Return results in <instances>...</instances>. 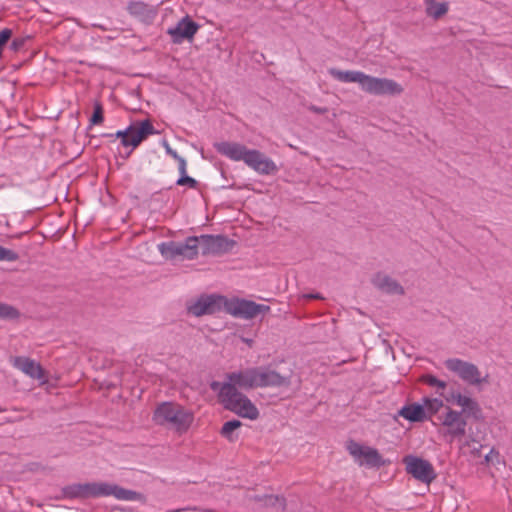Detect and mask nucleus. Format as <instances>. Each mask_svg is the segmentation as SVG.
<instances>
[{
	"instance_id": "1",
	"label": "nucleus",
	"mask_w": 512,
	"mask_h": 512,
	"mask_svg": "<svg viewBox=\"0 0 512 512\" xmlns=\"http://www.w3.org/2000/svg\"><path fill=\"white\" fill-rule=\"evenodd\" d=\"M213 146L222 156L232 161H243L259 174L269 175L277 171L274 161L259 150L248 149L241 143L231 141L216 142Z\"/></svg>"
},
{
	"instance_id": "2",
	"label": "nucleus",
	"mask_w": 512,
	"mask_h": 512,
	"mask_svg": "<svg viewBox=\"0 0 512 512\" xmlns=\"http://www.w3.org/2000/svg\"><path fill=\"white\" fill-rule=\"evenodd\" d=\"M62 493L68 499H87L114 496L118 500L136 501L141 494L116 484L107 482H88L67 485L62 488Z\"/></svg>"
},
{
	"instance_id": "3",
	"label": "nucleus",
	"mask_w": 512,
	"mask_h": 512,
	"mask_svg": "<svg viewBox=\"0 0 512 512\" xmlns=\"http://www.w3.org/2000/svg\"><path fill=\"white\" fill-rule=\"evenodd\" d=\"M210 388L214 392H218L220 403L226 410H229L242 418L255 420L259 416L258 408L252 401L237 388L229 380L221 383L212 381Z\"/></svg>"
},
{
	"instance_id": "4",
	"label": "nucleus",
	"mask_w": 512,
	"mask_h": 512,
	"mask_svg": "<svg viewBox=\"0 0 512 512\" xmlns=\"http://www.w3.org/2000/svg\"><path fill=\"white\" fill-rule=\"evenodd\" d=\"M193 420V413L183 406L172 402H162V427L164 429L173 431L180 436L189 430Z\"/></svg>"
},
{
	"instance_id": "5",
	"label": "nucleus",
	"mask_w": 512,
	"mask_h": 512,
	"mask_svg": "<svg viewBox=\"0 0 512 512\" xmlns=\"http://www.w3.org/2000/svg\"><path fill=\"white\" fill-rule=\"evenodd\" d=\"M154 126L150 120L135 121L131 123L124 130H118L115 134L104 133L103 137H115L121 140L124 147L136 148L142 141L148 138L149 135L157 134Z\"/></svg>"
},
{
	"instance_id": "6",
	"label": "nucleus",
	"mask_w": 512,
	"mask_h": 512,
	"mask_svg": "<svg viewBox=\"0 0 512 512\" xmlns=\"http://www.w3.org/2000/svg\"><path fill=\"white\" fill-rule=\"evenodd\" d=\"M224 311L235 318L251 320L259 314L264 315L269 312L270 307L252 300L238 297L228 299L225 297Z\"/></svg>"
},
{
	"instance_id": "7",
	"label": "nucleus",
	"mask_w": 512,
	"mask_h": 512,
	"mask_svg": "<svg viewBox=\"0 0 512 512\" xmlns=\"http://www.w3.org/2000/svg\"><path fill=\"white\" fill-rule=\"evenodd\" d=\"M199 251V236H190L184 242L162 243V256L165 258L181 257L182 259L192 260L198 255Z\"/></svg>"
},
{
	"instance_id": "8",
	"label": "nucleus",
	"mask_w": 512,
	"mask_h": 512,
	"mask_svg": "<svg viewBox=\"0 0 512 512\" xmlns=\"http://www.w3.org/2000/svg\"><path fill=\"white\" fill-rule=\"evenodd\" d=\"M449 371L456 373L464 382L470 385H479L487 382L488 375L481 377L478 367L470 362L458 358H449L445 361Z\"/></svg>"
},
{
	"instance_id": "9",
	"label": "nucleus",
	"mask_w": 512,
	"mask_h": 512,
	"mask_svg": "<svg viewBox=\"0 0 512 512\" xmlns=\"http://www.w3.org/2000/svg\"><path fill=\"white\" fill-rule=\"evenodd\" d=\"M225 296L218 294H203L187 307L191 315L200 317L212 315L224 310Z\"/></svg>"
},
{
	"instance_id": "10",
	"label": "nucleus",
	"mask_w": 512,
	"mask_h": 512,
	"mask_svg": "<svg viewBox=\"0 0 512 512\" xmlns=\"http://www.w3.org/2000/svg\"><path fill=\"white\" fill-rule=\"evenodd\" d=\"M406 465L407 473L411 474L416 480L425 484H430L436 479V472L433 465L423 458L407 455L403 459Z\"/></svg>"
},
{
	"instance_id": "11",
	"label": "nucleus",
	"mask_w": 512,
	"mask_h": 512,
	"mask_svg": "<svg viewBox=\"0 0 512 512\" xmlns=\"http://www.w3.org/2000/svg\"><path fill=\"white\" fill-rule=\"evenodd\" d=\"M439 420L441 425L446 427V431L443 435L448 437L450 442L465 435L467 420L463 416V412H458L450 407H446V413L439 416Z\"/></svg>"
},
{
	"instance_id": "12",
	"label": "nucleus",
	"mask_w": 512,
	"mask_h": 512,
	"mask_svg": "<svg viewBox=\"0 0 512 512\" xmlns=\"http://www.w3.org/2000/svg\"><path fill=\"white\" fill-rule=\"evenodd\" d=\"M202 255H222L232 251L236 242L225 235L203 234L199 236Z\"/></svg>"
},
{
	"instance_id": "13",
	"label": "nucleus",
	"mask_w": 512,
	"mask_h": 512,
	"mask_svg": "<svg viewBox=\"0 0 512 512\" xmlns=\"http://www.w3.org/2000/svg\"><path fill=\"white\" fill-rule=\"evenodd\" d=\"M362 90L366 93L377 96H395L400 95L403 92L402 86L395 80L378 78L370 75L366 76Z\"/></svg>"
},
{
	"instance_id": "14",
	"label": "nucleus",
	"mask_w": 512,
	"mask_h": 512,
	"mask_svg": "<svg viewBox=\"0 0 512 512\" xmlns=\"http://www.w3.org/2000/svg\"><path fill=\"white\" fill-rule=\"evenodd\" d=\"M257 387H288L291 375H281L269 367H255Z\"/></svg>"
},
{
	"instance_id": "15",
	"label": "nucleus",
	"mask_w": 512,
	"mask_h": 512,
	"mask_svg": "<svg viewBox=\"0 0 512 512\" xmlns=\"http://www.w3.org/2000/svg\"><path fill=\"white\" fill-rule=\"evenodd\" d=\"M199 28V24L185 16L174 27L168 28L167 33L173 43L181 44L184 40H192Z\"/></svg>"
},
{
	"instance_id": "16",
	"label": "nucleus",
	"mask_w": 512,
	"mask_h": 512,
	"mask_svg": "<svg viewBox=\"0 0 512 512\" xmlns=\"http://www.w3.org/2000/svg\"><path fill=\"white\" fill-rule=\"evenodd\" d=\"M371 282L375 288L386 294L404 295L405 293L403 286L397 280L383 272L376 273Z\"/></svg>"
},
{
	"instance_id": "17",
	"label": "nucleus",
	"mask_w": 512,
	"mask_h": 512,
	"mask_svg": "<svg viewBox=\"0 0 512 512\" xmlns=\"http://www.w3.org/2000/svg\"><path fill=\"white\" fill-rule=\"evenodd\" d=\"M226 379L233 383L235 388L239 387L244 390H250L257 387L255 368H247L237 372L227 373Z\"/></svg>"
},
{
	"instance_id": "18",
	"label": "nucleus",
	"mask_w": 512,
	"mask_h": 512,
	"mask_svg": "<svg viewBox=\"0 0 512 512\" xmlns=\"http://www.w3.org/2000/svg\"><path fill=\"white\" fill-rule=\"evenodd\" d=\"M127 10L139 21L150 24L157 16V9L140 1H132L128 4Z\"/></svg>"
},
{
	"instance_id": "19",
	"label": "nucleus",
	"mask_w": 512,
	"mask_h": 512,
	"mask_svg": "<svg viewBox=\"0 0 512 512\" xmlns=\"http://www.w3.org/2000/svg\"><path fill=\"white\" fill-rule=\"evenodd\" d=\"M13 366L33 379L41 380L44 378V370L41 365L28 357H15Z\"/></svg>"
},
{
	"instance_id": "20",
	"label": "nucleus",
	"mask_w": 512,
	"mask_h": 512,
	"mask_svg": "<svg viewBox=\"0 0 512 512\" xmlns=\"http://www.w3.org/2000/svg\"><path fill=\"white\" fill-rule=\"evenodd\" d=\"M329 74L337 81L343 83H358L363 88L367 74L362 71H342L336 68H330Z\"/></svg>"
},
{
	"instance_id": "21",
	"label": "nucleus",
	"mask_w": 512,
	"mask_h": 512,
	"mask_svg": "<svg viewBox=\"0 0 512 512\" xmlns=\"http://www.w3.org/2000/svg\"><path fill=\"white\" fill-rule=\"evenodd\" d=\"M399 414L410 422H422L425 419V406L421 403H412L405 405L399 411Z\"/></svg>"
},
{
	"instance_id": "22",
	"label": "nucleus",
	"mask_w": 512,
	"mask_h": 512,
	"mask_svg": "<svg viewBox=\"0 0 512 512\" xmlns=\"http://www.w3.org/2000/svg\"><path fill=\"white\" fill-rule=\"evenodd\" d=\"M385 463L386 461L383 459L378 450L372 447H367L363 456V461L360 462L361 465L376 468L384 466Z\"/></svg>"
},
{
	"instance_id": "23",
	"label": "nucleus",
	"mask_w": 512,
	"mask_h": 512,
	"mask_svg": "<svg viewBox=\"0 0 512 512\" xmlns=\"http://www.w3.org/2000/svg\"><path fill=\"white\" fill-rule=\"evenodd\" d=\"M426 14L433 19H439L449 10L448 2L437 3L434 0H425Z\"/></svg>"
},
{
	"instance_id": "24",
	"label": "nucleus",
	"mask_w": 512,
	"mask_h": 512,
	"mask_svg": "<svg viewBox=\"0 0 512 512\" xmlns=\"http://www.w3.org/2000/svg\"><path fill=\"white\" fill-rule=\"evenodd\" d=\"M187 163L186 160H181L178 167L179 178L176 180V184L179 186H187L191 189H196L198 186L197 180L187 175Z\"/></svg>"
},
{
	"instance_id": "25",
	"label": "nucleus",
	"mask_w": 512,
	"mask_h": 512,
	"mask_svg": "<svg viewBox=\"0 0 512 512\" xmlns=\"http://www.w3.org/2000/svg\"><path fill=\"white\" fill-rule=\"evenodd\" d=\"M423 406H425V419L429 420L433 415L438 413V411L444 406L443 401L438 398H428L424 397L422 399Z\"/></svg>"
},
{
	"instance_id": "26",
	"label": "nucleus",
	"mask_w": 512,
	"mask_h": 512,
	"mask_svg": "<svg viewBox=\"0 0 512 512\" xmlns=\"http://www.w3.org/2000/svg\"><path fill=\"white\" fill-rule=\"evenodd\" d=\"M242 425L241 421L233 419L225 422L220 430V435L230 442L235 441L238 436L234 435V431L240 428Z\"/></svg>"
},
{
	"instance_id": "27",
	"label": "nucleus",
	"mask_w": 512,
	"mask_h": 512,
	"mask_svg": "<svg viewBox=\"0 0 512 512\" xmlns=\"http://www.w3.org/2000/svg\"><path fill=\"white\" fill-rule=\"evenodd\" d=\"M460 412H463V416L467 420V418L472 417L474 420H481L483 418V412L475 399H472L468 406L465 409H462Z\"/></svg>"
},
{
	"instance_id": "28",
	"label": "nucleus",
	"mask_w": 512,
	"mask_h": 512,
	"mask_svg": "<svg viewBox=\"0 0 512 512\" xmlns=\"http://www.w3.org/2000/svg\"><path fill=\"white\" fill-rule=\"evenodd\" d=\"M20 312L14 306L0 302V319L14 320L19 318Z\"/></svg>"
},
{
	"instance_id": "29",
	"label": "nucleus",
	"mask_w": 512,
	"mask_h": 512,
	"mask_svg": "<svg viewBox=\"0 0 512 512\" xmlns=\"http://www.w3.org/2000/svg\"><path fill=\"white\" fill-rule=\"evenodd\" d=\"M367 447L368 446H363L353 440H350L347 443V450L355 459L363 458Z\"/></svg>"
},
{
	"instance_id": "30",
	"label": "nucleus",
	"mask_w": 512,
	"mask_h": 512,
	"mask_svg": "<svg viewBox=\"0 0 512 512\" xmlns=\"http://www.w3.org/2000/svg\"><path fill=\"white\" fill-rule=\"evenodd\" d=\"M367 447L368 446H363L353 440H350L347 443V450L355 459L363 458Z\"/></svg>"
},
{
	"instance_id": "31",
	"label": "nucleus",
	"mask_w": 512,
	"mask_h": 512,
	"mask_svg": "<svg viewBox=\"0 0 512 512\" xmlns=\"http://www.w3.org/2000/svg\"><path fill=\"white\" fill-rule=\"evenodd\" d=\"M104 111L102 104L98 101L94 103L93 114L90 118V125H98L104 120Z\"/></svg>"
},
{
	"instance_id": "32",
	"label": "nucleus",
	"mask_w": 512,
	"mask_h": 512,
	"mask_svg": "<svg viewBox=\"0 0 512 512\" xmlns=\"http://www.w3.org/2000/svg\"><path fill=\"white\" fill-rule=\"evenodd\" d=\"M19 259L18 253L0 245V261L14 262Z\"/></svg>"
},
{
	"instance_id": "33",
	"label": "nucleus",
	"mask_w": 512,
	"mask_h": 512,
	"mask_svg": "<svg viewBox=\"0 0 512 512\" xmlns=\"http://www.w3.org/2000/svg\"><path fill=\"white\" fill-rule=\"evenodd\" d=\"M423 380L427 385H429L431 387H438L440 389H445L447 386L445 381L438 379L434 375H426V376H424Z\"/></svg>"
},
{
	"instance_id": "34",
	"label": "nucleus",
	"mask_w": 512,
	"mask_h": 512,
	"mask_svg": "<svg viewBox=\"0 0 512 512\" xmlns=\"http://www.w3.org/2000/svg\"><path fill=\"white\" fill-rule=\"evenodd\" d=\"M26 41H27V39L24 38V37L14 38L12 40V42L10 43L9 48L13 52H18V51H20L21 49L24 48Z\"/></svg>"
},
{
	"instance_id": "35",
	"label": "nucleus",
	"mask_w": 512,
	"mask_h": 512,
	"mask_svg": "<svg viewBox=\"0 0 512 512\" xmlns=\"http://www.w3.org/2000/svg\"><path fill=\"white\" fill-rule=\"evenodd\" d=\"M162 146L165 147V150L168 154H170L175 160H177L178 166L180 165L181 160H185L175 150H173L166 141H162Z\"/></svg>"
},
{
	"instance_id": "36",
	"label": "nucleus",
	"mask_w": 512,
	"mask_h": 512,
	"mask_svg": "<svg viewBox=\"0 0 512 512\" xmlns=\"http://www.w3.org/2000/svg\"><path fill=\"white\" fill-rule=\"evenodd\" d=\"M473 398L471 397H468V396H464L462 394H457L456 395V404L460 407H462V409H465L466 406H468V404L471 402Z\"/></svg>"
},
{
	"instance_id": "37",
	"label": "nucleus",
	"mask_w": 512,
	"mask_h": 512,
	"mask_svg": "<svg viewBox=\"0 0 512 512\" xmlns=\"http://www.w3.org/2000/svg\"><path fill=\"white\" fill-rule=\"evenodd\" d=\"M471 443H473L472 452L476 455H480V449L482 448V445L479 444L474 438H472L470 441H467L466 444L470 446Z\"/></svg>"
},
{
	"instance_id": "38",
	"label": "nucleus",
	"mask_w": 512,
	"mask_h": 512,
	"mask_svg": "<svg viewBox=\"0 0 512 512\" xmlns=\"http://www.w3.org/2000/svg\"><path fill=\"white\" fill-rule=\"evenodd\" d=\"M309 110L316 113V114H320V115H323L325 114L328 109L326 107H318V106H315V105H311L309 107Z\"/></svg>"
},
{
	"instance_id": "39",
	"label": "nucleus",
	"mask_w": 512,
	"mask_h": 512,
	"mask_svg": "<svg viewBox=\"0 0 512 512\" xmlns=\"http://www.w3.org/2000/svg\"><path fill=\"white\" fill-rule=\"evenodd\" d=\"M457 394H460V393L457 391H451L450 395L448 397H446V400L449 402L452 401V402L456 403V395Z\"/></svg>"
},
{
	"instance_id": "40",
	"label": "nucleus",
	"mask_w": 512,
	"mask_h": 512,
	"mask_svg": "<svg viewBox=\"0 0 512 512\" xmlns=\"http://www.w3.org/2000/svg\"><path fill=\"white\" fill-rule=\"evenodd\" d=\"M153 417H154V419H157L158 417H160V403H157L155 405Z\"/></svg>"
},
{
	"instance_id": "41",
	"label": "nucleus",
	"mask_w": 512,
	"mask_h": 512,
	"mask_svg": "<svg viewBox=\"0 0 512 512\" xmlns=\"http://www.w3.org/2000/svg\"><path fill=\"white\" fill-rule=\"evenodd\" d=\"M304 297L308 298V299H321L322 298L320 296V294H318V293H316V294H306Z\"/></svg>"
},
{
	"instance_id": "42",
	"label": "nucleus",
	"mask_w": 512,
	"mask_h": 512,
	"mask_svg": "<svg viewBox=\"0 0 512 512\" xmlns=\"http://www.w3.org/2000/svg\"><path fill=\"white\" fill-rule=\"evenodd\" d=\"M494 449H491L490 452L485 456V462L489 463L492 461V454L494 453Z\"/></svg>"
},
{
	"instance_id": "43",
	"label": "nucleus",
	"mask_w": 512,
	"mask_h": 512,
	"mask_svg": "<svg viewBox=\"0 0 512 512\" xmlns=\"http://www.w3.org/2000/svg\"><path fill=\"white\" fill-rule=\"evenodd\" d=\"M144 261L148 262V263H154L155 262V259L150 257V256H147L146 258H144Z\"/></svg>"
},
{
	"instance_id": "44",
	"label": "nucleus",
	"mask_w": 512,
	"mask_h": 512,
	"mask_svg": "<svg viewBox=\"0 0 512 512\" xmlns=\"http://www.w3.org/2000/svg\"><path fill=\"white\" fill-rule=\"evenodd\" d=\"M152 246H154L157 250L160 251V243H153Z\"/></svg>"
}]
</instances>
